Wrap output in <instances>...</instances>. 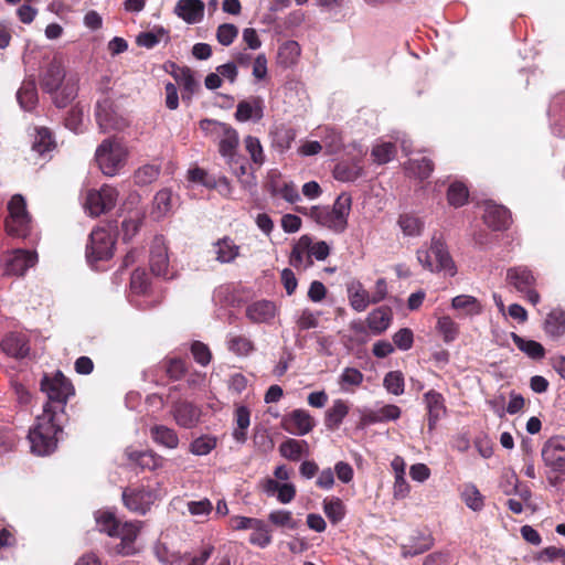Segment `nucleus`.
I'll use <instances>...</instances> for the list:
<instances>
[{"instance_id": "nucleus-48", "label": "nucleus", "mask_w": 565, "mask_h": 565, "mask_svg": "<svg viewBox=\"0 0 565 565\" xmlns=\"http://www.w3.org/2000/svg\"><path fill=\"white\" fill-rule=\"evenodd\" d=\"M451 306L457 310H466L469 315H478L481 312V305L478 299L469 295L456 296L451 301Z\"/></svg>"}, {"instance_id": "nucleus-24", "label": "nucleus", "mask_w": 565, "mask_h": 565, "mask_svg": "<svg viewBox=\"0 0 565 565\" xmlns=\"http://www.w3.org/2000/svg\"><path fill=\"white\" fill-rule=\"evenodd\" d=\"M428 411V429L433 430L437 422L446 413L445 399L443 395L436 391H428L424 395Z\"/></svg>"}, {"instance_id": "nucleus-27", "label": "nucleus", "mask_w": 565, "mask_h": 565, "mask_svg": "<svg viewBox=\"0 0 565 565\" xmlns=\"http://www.w3.org/2000/svg\"><path fill=\"white\" fill-rule=\"evenodd\" d=\"M507 279L520 292L526 291L535 284L533 273L529 268L522 266L510 268L507 273Z\"/></svg>"}, {"instance_id": "nucleus-45", "label": "nucleus", "mask_w": 565, "mask_h": 565, "mask_svg": "<svg viewBox=\"0 0 565 565\" xmlns=\"http://www.w3.org/2000/svg\"><path fill=\"white\" fill-rule=\"evenodd\" d=\"M319 311H312L308 308L300 310L295 316V323L299 331L316 329L319 326Z\"/></svg>"}, {"instance_id": "nucleus-53", "label": "nucleus", "mask_w": 565, "mask_h": 565, "mask_svg": "<svg viewBox=\"0 0 565 565\" xmlns=\"http://www.w3.org/2000/svg\"><path fill=\"white\" fill-rule=\"evenodd\" d=\"M461 498L466 505L473 511H480L483 508V497L473 484L465 486Z\"/></svg>"}, {"instance_id": "nucleus-35", "label": "nucleus", "mask_w": 565, "mask_h": 565, "mask_svg": "<svg viewBox=\"0 0 565 565\" xmlns=\"http://www.w3.org/2000/svg\"><path fill=\"white\" fill-rule=\"evenodd\" d=\"M236 427L233 430V438L241 444L247 439V428L250 424V412L246 406H237L235 409Z\"/></svg>"}, {"instance_id": "nucleus-59", "label": "nucleus", "mask_w": 565, "mask_h": 565, "mask_svg": "<svg viewBox=\"0 0 565 565\" xmlns=\"http://www.w3.org/2000/svg\"><path fill=\"white\" fill-rule=\"evenodd\" d=\"M216 446V438L212 436H201L190 445V451L196 456L210 454Z\"/></svg>"}, {"instance_id": "nucleus-5", "label": "nucleus", "mask_w": 565, "mask_h": 565, "mask_svg": "<svg viewBox=\"0 0 565 565\" xmlns=\"http://www.w3.org/2000/svg\"><path fill=\"white\" fill-rule=\"evenodd\" d=\"M128 148L117 138L105 139L96 149L95 159L107 177L116 175L127 162Z\"/></svg>"}, {"instance_id": "nucleus-51", "label": "nucleus", "mask_w": 565, "mask_h": 565, "mask_svg": "<svg viewBox=\"0 0 565 565\" xmlns=\"http://www.w3.org/2000/svg\"><path fill=\"white\" fill-rule=\"evenodd\" d=\"M54 145L52 134L47 128L42 127L36 129V135L32 146L34 151L40 154H44L45 152H49Z\"/></svg>"}, {"instance_id": "nucleus-44", "label": "nucleus", "mask_w": 565, "mask_h": 565, "mask_svg": "<svg viewBox=\"0 0 565 565\" xmlns=\"http://www.w3.org/2000/svg\"><path fill=\"white\" fill-rule=\"evenodd\" d=\"M433 545V541L429 536L420 535L417 539H413L409 544H403L401 553L403 557H413L428 551Z\"/></svg>"}, {"instance_id": "nucleus-56", "label": "nucleus", "mask_w": 565, "mask_h": 565, "mask_svg": "<svg viewBox=\"0 0 565 565\" xmlns=\"http://www.w3.org/2000/svg\"><path fill=\"white\" fill-rule=\"evenodd\" d=\"M396 153V148L392 142H381L373 147L372 157L379 164H384L391 161Z\"/></svg>"}, {"instance_id": "nucleus-61", "label": "nucleus", "mask_w": 565, "mask_h": 565, "mask_svg": "<svg viewBox=\"0 0 565 565\" xmlns=\"http://www.w3.org/2000/svg\"><path fill=\"white\" fill-rule=\"evenodd\" d=\"M159 168L153 164H145L135 172V182L139 185H147L157 180Z\"/></svg>"}, {"instance_id": "nucleus-63", "label": "nucleus", "mask_w": 565, "mask_h": 565, "mask_svg": "<svg viewBox=\"0 0 565 565\" xmlns=\"http://www.w3.org/2000/svg\"><path fill=\"white\" fill-rule=\"evenodd\" d=\"M228 350L237 355H247L253 350L249 339L242 335H233L227 340Z\"/></svg>"}, {"instance_id": "nucleus-13", "label": "nucleus", "mask_w": 565, "mask_h": 565, "mask_svg": "<svg viewBox=\"0 0 565 565\" xmlns=\"http://www.w3.org/2000/svg\"><path fill=\"white\" fill-rule=\"evenodd\" d=\"M95 116L102 132L119 130L125 125L124 119L117 115L114 104L108 97L97 102Z\"/></svg>"}, {"instance_id": "nucleus-19", "label": "nucleus", "mask_w": 565, "mask_h": 565, "mask_svg": "<svg viewBox=\"0 0 565 565\" xmlns=\"http://www.w3.org/2000/svg\"><path fill=\"white\" fill-rule=\"evenodd\" d=\"M142 522H125L118 527L116 536L120 539V544L117 547L118 553L122 555H132L137 552L135 541L141 530Z\"/></svg>"}, {"instance_id": "nucleus-11", "label": "nucleus", "mask_w": 565, "mask_h": 565, "mask_svg": "<svg viewBox=\"0 0 565 565\" xmlns=\"http://www.w3.org/2000/svg\"><path fill=\"white\" fill-rule=\"evenodd\" d=\"M118 192L110 185H103L99 190L87 193L85 209L92 216H99L111 210L117 202Z\"/></svg>"}, {"instance_id": "nucleus-2", "label": "nucleus", "mask_w": 565, "mask_h": 565, "mask_svg": "<svg viewBox=\"0 0 565 565\" xmlns=\"http://www.w3.org/2000/svg\"><path fill=\"white\" fill-rule=\"evenodd\" d=\"M62 418L43 411L36 417L35 425L30 429L28 438L31 451L38 456H47L57 447V434L62 431Z\"/></svg>"}, {"instance_id": "nucleus-9", "label": "nucleus", "mask_w": 565, "mask_h": 565, "mask_svg": "<svg viewBox=\"0 0 565 565\" xmlns=\"http://www.w3.org/2000/svg\"><path fill=\"white\" fill-rule=\"evenodd\" d=\"M9 216L6 220V230L9 235L24 237L31 228V218L26 212V204L22 195H14L8 204Z\"/></svg>"}, {"instance_id": "nucleus-31", "label": "nucleus", "mask_w": 565, "mask_h": 565, "mask_svg": "<svg viewBox=\"0 0 565 565\" xmlns=\"http://www.w3.org/2000/svg\"><path fill=\"white\" fill-rule=\"evenodd\" d=\"M363 173V167L358 161L339 162L333 170L334 179L341 182H354Z\"/></svg>"}, {"instance_id": "nucleus-34", "label": "nucleus", "mask_w": 565, "mask_h": 565, "mask_svg": "<svg viewBox=\"0 0 565 565\" xmlns=\"http://www.w3.org/2000/svg\"><path fill=\"white\" fill-rule=\"evenodd\" d=\"M280 455L291 461H298L302 456L308 455V443L289 438L280 444Z\"/></svg>"}, {"instance_id": "nucleus-16", "label": "nucleus", "mask_w": 565, "mask_h": 565, "mask_svg": "<svg viewBox=\"0 0 565 565\" xmlns=\"http://www.w3.org/2000/svg\"><path fill=\"white\" fill-rule=\"evenodd\" d=\"M282 427L292 435L303 436L313 429L315 419L307 411L295 409L284 417Z\"/></svg>"}, {"instance_id": "nucleus-50", "label": "nucleus", "mask_w": 565, "mask_h": 565, "mask_svg": "<svg viewBox=\"0 0 565 565\" xmlns=\"http://www.w3.org/2000/svg\"><path fill=\"white\" fill-rule=\"evenodd\" d=\"M468 195V189L463 183L454 182L449 185L447 199L449 204L452 205L454 207H460L463 204H466Z\"/></svg>"}, {"instance_id": "nucleus-3", "label": "nucleus", "mask_w": 565, "mask_h": 565, "mask_svg": "<svg viewBox=\"0 0 565 565\" xmlns=\"http://www.w3.org/2000/svg\"><path fill=\"white\" fill-rule=\"evenodd\" d=\"M65 67L58 57H54L43 68L40 77L41 88L53 96V102L58 108L66 107L76 96L74 85L65 79Z\"/></svg>"}, {"instance_id": "nucleus-57", "label": "nucleus", "mask_w": 565, "mask_h": 565, "mask_svg": "<svg viewBox=\"0 0 565 565\" xmlns=\"http://www.w3.org/2000/svg\"><path fill=\"white\" fill-rule=\"evenodd\" d=\"M323 511L332 523H338L344 516V505L338 498L323 501Z\"/></svg>"}, {"instance_id": "nucleus-64", "label": "nucleus", "mask_w": 565, "mask_h": 565, "mask_svg": "<svg viewBox=\"0 0 565 565\" xmlns=\"http://www.w3.org/2000/svg\"><path fill=\"white\" fill-rule=\"evenodd\" d=\"M238 35V29L232 23H223L216 30V39L224 46L231 45Z\"/></svg>"}, {"instance_id": "nucleus-25", "label": "nucleus", "mask_w": 565, "mask_h": 565, "mask_svg": "<svg viewBox=\"0 0 565 565\" xmlns=\"http://www.w3.org/2000/svg\"><path fill=\"white\" fill-rule=\"evenodd\" d=\"M3 352L15 359H23L29 354L30 348L24 335L19 333L8 334L1 342Z\"/></svg>"}, {"instance_id": "nucleus-37", "label": "nucleus", "mask_w": 565, "mask_h": 565, "mask_svg": "<svg viewBox=\"0 0 565 565\" xmlns=\"http://www.w3.org/2000/svg\"><path fill=\"white\" fill-rule=\"evenodd\" d=\"M511 338L516 348L525 353L529 358L534 360L543 359L545 355V350L543 345L534 340H527L519 334L512 332Z\"/></svg>"}, {"instance_id": "nucleus-52", "label": "nucleus", "mask_w": 565, "mask_h": 565, "mask_svg": "<svg viewBox=\"0 0 565 565\" xmlns=\"http://www.w3.org/2000/svg\"><path fill=\"white\" fill-rule=\"evenodd\" d=\"M296 138V132L292 128L280 126L273 132L274 145L281 151L290 148Z\"/></svg>"}, {"instance_id": "nucleus-8", "label": "nucleus", "mask_w": 565, "mask_h": 565, "mask_svg": "<svg viewBox=\"0 0 565 565\" xmlns=\"http://www.w3.org/2000/svg\"><path fill=\"white\" fill-rule=\"evenodd\" d=\"M115 239L111 232L105 227L92 231L86 246V258L90 265L113 257Z\"/></svg>"}, {"instance_id": "nucleus-47", "label": "nucleus", "mask_w": 565, "mask_h": 565, "mask_svg": "<svg viewBox=\"0 0 565 565\" xmlns=\"http://www.w3.org/2000/svg\"><path fill=\"white\" fill-rule=\"evenodd\" d=\"M300 55V46L296 41H287L280 47L278 57L284 66L294 65Z\"/></svg>"}, {"instance_id": "nucleus-42", "label": "nucleus", "mask_w": 565, "mask_h": 565, "mask_svg": "<svg viewBox=\"0 0 565 565\" xmlns=\"http://www.w3.org/2000/svg\"><path fill=\"white\" fill-rule=\"evenodd\" d=\"M263 117V108L258 100L254 103L241 102L237 105L235 118L238 121H247L249 119L259 120Z\"/></svg>"}, {"instance_id": "nucleus-32", "label": "nucleus", "mask_w": 565, "mask_h": 565, "mask_svg": "<svg viewBox=\"0 0 565 565\" xmlns=\"http://www.w3.org/2000/svg\"><path fill=\"white\" fill-rule=\"evenodd\" d=\"M126 455L129 460L136 462L142 469L154 470L162 466V458L149 450L127 449Z\"/></svg>"}, {"instance_id": "nucleus-58", "label": "nucleus", "mask_w": 565, "mask_h": 565, "mask_svg": "<svg viewBox=\"0 0 565 565\" xmlns=\"http://www.w3.org/2000/svg\"><path fill=\"white\" fill-rule=\"evenodd\" d=\"M171 191L164 189L159 191L153 199V213L157 217L166 215L171 209Z\"/></svg>"}, {"instance_id": "nucleus-62", "label": "nucleus", "mask_w": 565, "mask_h": 565, "mask_svg": "<svg viewBox=\"0 0 565 565\" xmlns=\"http://www.w3.org/2000/svg\"><path fill=\"white\" fill-rule=\"evenodd\" d=\"M244 143L253 162L256 164H263L265 161V156L259 139L254 136H247L244 140Z\"/></svg>"}, {"instance_id": "nucleus-26", "label": "nucleus", "mask_w": 565, "mask_h": 565, "mask_svg": "<svg viewBox=\"0 0 565 565\" xmlns=\"http://www.w3.org/2000/svg\"><path fill=\"white\" fill-rule=\"evenodd\" d=\"M544 331L553 339H559L565 334V310L555 308L551 310L544 320Z\"/></svg>"}, {"instance_id": "nucleus-30", "label": "nucleus", "mask_w": 565, "mask_h": 565, "mask_svg": "<svg viewBox=\"0 0 565 565\" xmlns=\"http://www.w3.org/2000/svg\"><path fill=\"white\" fill-rule=\"evenodd\" d=\"M215 259L222 264L232 263L239 254V246L230 237H223L213 244Z\"/></svg>"}, {"instance_id": "nucleus-4", "label": "nucleus", "mask_w": 565, "mask_h": 565, "mask_svg": "<svg viewBox=\"0 0 565 565\" xmlns=\"http://www.w3.org/2000/svg\"><path fill=\"white\" fill-rule=\"evenodd\" d=\"M41 391L46 394L47 402L43 411L63 417L68 398L75 394L73 384L57 371L53 375L45 374L41 380Z\"/></svg>"}, {"instance_id": "nucleus-43", "label": "nucleus", "mask_w": 565, "mask_h": 565, "mask_svg": "<svg viewBox=\"0 0 565 565\" xmlns=\"http://www.w3.org/2000/svg\"><path fill=\"white\" fill-rule=\"evenodd\" d=\"M97 527L100 532L107 533L109 536H115L118 533L120 523L117 521L115 514L110 511H97L95 513Z\"/></svg>"}, {"instance_id": "nucleus-39", "label": "nucleus", "mask_w": 565, "mask_h": 565, "mask_svg": "<svg viewBox=\"0 0 565 565\" xmlns=\"http://www.w3.org/2000/svg\"><path fill=\"white\" fill-rule=\"evenodd\" d=\"M364 380L363 373L355 367H344L338 383L342 392L351 393L359 387Z\"/></svg>"}, {"instance_id": "nucleus-36", "label": "nucleus", "mask_w": 565, "mask_h": 565, "mask_svg": "<svg viewBox=\"0 0 565 565\" xmlns=\"http://www.w3.org/2000/svg\"><path fill=\"white\" fill-rule=\"evenodd\" d=\"M19 105L24 110H32L38 103V93L34 81H24L17 93Z\"/></svg>"}, {"instance_id": "nucleus-21", "label": "nucleus", "mask_w": 565, "mask_h": 565, "mask_svg": "<svg viewBox=\"0 0 565 565\" xmlns=\"http://www.w3.org/2000/svg\"><path fill=\"white\" fill-rule=\"evenodd\" d=\"M393 321V310L387 306L373 309L366 317V324L374 335L384 333Z\"/></svg>"}, {"instance_id": "nucleus-10", "label": "nucleus", "mask_w": 565, "mask_h": 565, "mask_svg": "<svg viewBox=\"0 0 565 565\" xmlns=\"http://www.w3.org/2000/svg\"><path fill=\"white\" fill-rule=\"evenodd\" d=\"M160 490L140 487L136 489H126L122 492L125 507L131 512L146 514L151 505L161 498Z\"/></svg>"}, {"instance_id": "nucleus-54", "label": "nucleus", "mask_w": 565, "mask_h": 565, "mask_svg": "<svg viewBox=\"0 0 565 565\" xmlns=\"http://www.w3.org/2000/svg\"><path fill=\"white\" fill-rule=\"evenodd\" d=\"M383 385L386 391L395 396H399L404 393V376L399 371L388 372L383 380Z\"/></svg>"}, {"instance_id": "nucleus-15", "label": "nucleus", "mask_w": 565, "mask_h": 565, "mask_svg": "<svg viewBox=\"0 0 565 565\" xmlns=\"http://www.w3.org/2000/svg\"><path fill=\"white\" fill-rule=\"evenodd\" d=\"M542 457L554 471L565 472V438H550L542 449Z\"/></svg>"}, {"instance_id": "nucleus-60", "label": "nucleus", "mask_w": 565, "mask_h": 565, "mask_svg": "<svg viewBox=\"0 0 565 565\" xmlns=\"http://www.w3.org/2000/svg\"><path fill=\"white\" fill-rule=\"evenodd\" d=\"M437 329L445 342L454 341L458 335V324L450 317H441L437 321Z\"/></svg>"}, {"instance_id": "nucleus-12", "label": "nucleus", "mask_w": 565, "mask_h": 565, "mask_svg": "<svg viewBox=\"0 0 565 565\" xmlns=\"http://www.w3.org/2000/svg\"><path fill=\"white\" fill-rule=\"evenodd\" d=\"M38 263V254L26 249H14L3 256L4 274L23 276L29 268Z\"/></svg>"}, {"instance_id": "nucleus-33", "label": "nucleus", "mask_w": 565, "mask_h": 565, "mask_svg": "<svg viewBox=\"0 0 565 565\" xmlns=\"http://www.w3.org/2000/svg\"><path fill=\"white\" fill-rule=\"evenodd\" d=\"M397 225L399 226L404 236L418 237L424 231L425 223L415 214L404 213L399 215Z\"/></svg>"}, {"instance_id": "nucleus-1", "label": "nucleus", "mask_w": 565, "mask_h": 565, "mask_svg": "<svg viewBox=\"0 0 565 565\" xmlns=\"http://www.w3.org/2000/svg\"><path fill=\"white\" fill-rule=\"evenodd\" d=\"M352 199L348 193H341L332 206L313 205L297 206L296 211L308 216L318 225L328 228L334 234H342L348 227V218L351 212Z\"/></svg>"}, {"instance_id": "nucleus-18", "label": "nucleus", "mask_w": 565, "mask_h": 565, "mask_svg": "<svg viewBox=\"0 0 565 565\" xmlns=\"http://www.w3.org/2000/svg\"><path fill=\"white\" fill-rule=\"evenodd\" d=\"M246 317L254 323H270L278 313V307L271 300H257L245 310Z\"/></svg>"}, {"instance_id": "nucleus-49", "label": "nucleus", "mask_w": 565, "mask_h": 565, "mask_svg": "<svg viewBox=\"0 0 565 565\" xmlns=\"http://www.w3.org/2000/svg\"><path fill=\"white\" fill-rule=\"evenodd\" d=\"M433 169L434 164L431 160L426 157L412 159L407 163V170L420 180L427 179L433 172Z\"/></svg>"}, {"instance_id": "nucleus-40", "label": "nucleus", "mask_w": 565, "mask_h": 565, "mask_svg": "<svg viewBox=\"0 0 565 565\" xmlns=\"http://www.w3.org/2000/svg\"><path fill=\"white\" fill-rule=\"evenodd\" d=\"M349 413V407L342 399H335L327 411L324 423L327 428L337 429Z\"/></svg>"}, {"instance_id": "nucleus-14", "label": "nucleus", "mask_w": 565, "mask_h": 565, "mask_svg": "<svg viewBox=\"0 0 565 565\" xmlns=\"http://www.w3.org/2000/svg\"><path fill=\"white\" fill-rule=\"evenodd\" d=\"M150 269L153 275L166 279L172 278L169 271V256L166 242L162 236H156L150 247Z\"/></svg>"}, {"instance_id": "nucleus-46", "label": "nucleus", "mask_w": 565, "mask_h": 565, "mask_svg": "<svg viewBox=\"0 0 565 565\" xmlns=\"http://www.w3.org/2000/svg\"><path fill=\"white\" fill-rule=\"evenodd\" d=\"M268 520L276 526L286 527L288 530H296L299 526V521L296 520L292 513L288 510H275L268 514Z\"/></svg>"}, {"instance_id": "nucleus-29", "label": "nucleus", "mask_w": 565, "mask_h": 565, "mask_svg": "<svg viewBox=\"0 0 565 565\" xmlns=\"http://www.w3.org/2000/svg\"><path fill=\"white\" fill-rule=\"evenodd\" d=\"M310 243L309 235H302L294 246L290 254V265L299 268H307L312 265L310 253L308 252Z\"/></svg>"}, {"instance_id": "nucleus-38", "label": "nucleus", "mask_w": 565, "mask_h": 565, "mask_svg": "<svg viewBox=\"0 0 565 565\" xmlns=\"http://www.w3.org/2000/svg\"><path fill=\"white\" fill-rule=\"evenodd\" d=\"M348 296L350 300L351 307L358 311H364L370 303H372L370 294L363 288V286L358 284H352L348 288Z\"/></svg>"}, {"instance_id": "nucleus-55", "label": "nucleus", "mask_w": 565, "mask_h": 565, "mask_svg": "<svg viewBox=\"0 0 565 565\" xmlns=\"http://www.w3.org/2000/svg\"><path fill=\"white\" fill-rule=\"evenodd\" d=\"M249 542L253 545L262 548L268 546L271 543V535L268 525L259 520V524L255 525L253 533L249 536Z\"/></svg>"}, {"instance_id": "nucleus-7", "label": "nucleus", "mask_w": 565, "mask_h": 565, "mask_svg": "<svg viewBox=\"0 0 565 565\" xmlns=\"http://www.w3.org/2000/svg\"><path fill=\"white\" fill-rule=\"evenodd\" d=\"M200 127L217 140L218 152L226 159V162H232L233 158L237 156L239 145L237 131L225 122L212 119L201 120Z\"/></svg>"}, {"instance_id": "nucleus-28", "label": "nucleus", "mask_w": 565, "mask_h": 565, "mask_svg": "<svg viewBox=\"0 0 565 565\" xmlns=\"http://www.w3.org/2000/svg\"><path fill=\"white\" fill-rule=\"evenodd\" d=\"M174 418L181 427L192 428L199 423L200 411L194 405L182 402L174 407Z\"/></svg>"}, {"instance_id": "nucleus-20", "label": "nucleus", "mask_w": 565, "mask_h": 565, "mask_svg": "<svg viewBox=\"0 0 565 565\" xmlns=\"http://www.w3.org/2000/svg\"><path fill=\"white\" fill-rule=\"evenodd\" d=\"M547 114L552 132L557 137L565 138V93L556 94L552 98Z\"/></svg>"}, {"instance_id": "nucleus-22", "label": "nucleus", "mask_w": 565, "mask_h": 565, "mask_svg": "<svg viewBox=\"0 0 565 565\" xmlns=\"http://www.w3.org/2000/svg\"><path fill=\"white\" fill-rule=\"evenodd\" d=\"M483 221L490 228L502 231L510 224V213L504 206L488 202L484 206Z\"/></svg>"}, {"instance_id": "nucleus-41", "label": "nucleus", "mask_w": 565, "mask_h": 565, "mask_svg": "<svg viewBox=\"0 0 565 565\" xmlns=\"http://www.w3.org/2000/svg\"><path fill=\"white\" fill-rule=\"evenodd\" d=\"M150 434H151L152 439L157 444H159L163 447H167L169 449H174L179 445L178 435L172 428L166 427L163 425H158V426H153L150 429Z\"/></svg>"}, {"instance_id": "nucleus-6", "label": "nucleus", "mask_w": 565, "mask_h": 565, "mask_svg": "<svg viewBox=\"0 0 565 565\" xmlns=\"http://www.w3.org/2000/svg\"><path fill=\"white\" fill-rule=\"evenodd\" d=\"M416 256L423 268L431 273L444 271L449 276L456 274L454 262L448 253L447 246L439 238L433 237L430 246L428 248H419Z\"/></svg>"}, {"instance_id": "nucleus-17", "label": "nucleus", "mask_w": 565, "mask_h": 565, "mask_svg": "<svg viewBox=\"0 0 565 565\" xmlns=\"http://www.w3.org/2000/svg\"><path fill=\"white\" fill-rule=\"evenodd\" d=\"M402 415V409L394 404L382 405L374 409H364L361 414V425L370 426L380 423L395 422Z\"/></svg>"}, {"instance_id": "nucleus-23", "label": "nucleus", "mask_w": 565, "mask_h": 565, "mask_svg": "<svg viewBox=\"0 0 565 565\" xmlns=\"http://www.w3.org/2000/svg\"><path fill=\"white\" fill-rule=\"evenodd\" d=\"M174 13L189 24L198 23L204 14V3L201 0H179Z\"/></svg>"}]
</instances>
